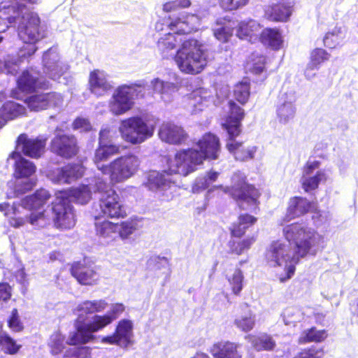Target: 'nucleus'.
<instances>
[{
    "mask_svg": "<svg viewBox=\"0 0 358 358\" xmlns=\"http://www.w3.org/2000/svg\"><path fill=\"white\" fill-rule=\"evenodd\" d=\"M282 234L285 240L293 249V254L290 255L287 245L280 241L271 242L264 253V259L266 264L271 267L281 266L283 264L291 263L285 268V275L280 277V281L284 282L290 279L294 274L295 265L300 259L308 255H315L312 252L313 248L316 245L317 241L322 239L315 229L303 225L299 222L286 225L282 229Z\"/></svg>",
    "mask_w": 358,
    "mask_h": 358,
    "instance_id": "nucleus-1",
    "label": "nucleus"
},
{
    "mask_svg": "<svg viewBox=\"0 0 358 358\" xmlns=\"http://www.w3.org/2000/svg\"><path fill=\"white\" fill-rule=\"evenodd\" d=\"M205 158H167V170L163 172L151 171L144 185L151 191H160L161 200L170 201L174 197L176 185L169 176L180 174L183 176L194 172Z\"/></svg>",
    "mask_w": 358,
    "mask_h": 358,
    "instance_id": "nucleus-2",
    "label": "nucleus"
},
{
    "mask_svg": "<svg viewBox=\"0 0 358 358\" xmlns=\"http://www.w3.org/2000/svg\"><path fill=\"white\" fill-rule=\"evenodd\" d=\"M203 48V44L194 38L182 41L173 57L182 73L196 75L203 71L208 59Z\"/></svg>",
    "mask_w": 358,
    "mask_h": 358,
    "instance_id": "nucleus-3",
    "label": "nucleus"
},
{
    "mask_svg": "<svg viewBox=\"0 0 358 358\" xmlns=\"http://www.w3.org/2000/svg\"><path fill=\"white\" fill-rule=\"evenodd\" d=\"M257 222V217L247 213H241L237 221L231 223L229 227L231 239L227 243L229 253L241 256L250 250L256 242L255 236H249L243 238L246 231Z\"/></svg>",
    "mask_w": 358,
    "mask_h": 358,
    "instance_id": "nucleus-4",
    "label": "nucleus"
},
{
    "mask_svg": "<svg viewBox=\"0 0 358 358\" xmlns=\"http://www.w3.org/2000/svg\"><path fill=\"white\" fill-rule=\"evenodd\" d=\"M231 180V186L224 187L219 185L213 188L228 194L238 204L245 203L253 206L255 209L259 208L261 193L254 185L248 182L246 176L237 171L232 175Z\"/></svg>",
    "mask_w": 358,
    "mask_h": 358,
    "instance_id": "nucleus-5",
    "label": "nucleus"
},
{
    "mask_svg": "<svg viewBox=\"0 0 358 358\" xmlns=\"http://www.w3.org/2000/svg\"><path fill=\"white\" fill-rule=\"evenodd\" d=\"M108 158H95L96 167L103 174L109 175L112 184L124 182L131 178L138 170V164L131 158H115L108 163Z\"/></svg>",
    "mask_w": 358,
    "mask_h": 358,
    "instance_id": "nucleus-6",
    "label": "nucleus"
},
{
    "mask_svg": "<svg viewBox=\"0 0 358 358\" xmlns=\"http://www.w3.org/2000/svg\"><path fill=\"white\" fill-rule=\"evenodd\" d=\"M24 20L18 28V35L20 38L27 44L31 45L30 49L27 53H23L22 57L31 56L36 51V43L45 37L44 33L41 27V19L38 15L28 10L24 11Z\"/></svg>",
    "mask_w": 358,
    "mask_h": 358,
    "instance_id": "nucleus-7",
    "label": "nucleus"
},
{
    "mask_svg": "<svg viewBox=\"0 0 358 358\" xmlns=\"http://www.w3.org/2000/svg\"><path fill=\"white\" fill-rule=\"evenodd\" d=\"M120 131L126 141L138 144L153 135L154 127L141 117L134 116L121 121Z\"/></svg>",
    "mask_w": 358,
    "mask_h": 358,
    "instance_id": "nucleus-8",
    "label": "nucleus"
},
{
    "mask_svg": "<svg viewBox=\"0 0 358 358\" xmlns=\"http://www.w3.org/2000/svg\"><path fill=\"white\" fill-rule=\"evenodd\" d=\"M49 81L41 79L38 73L32 70L25 69L16 80V88L10 92V96L18 100L22 99L21 93L31 94L38 90H48L50 87Z\"/></svg>",
    "mask_w": 358,
    "mask_h": 358,
    "instance_id": "nucleus-9",
    "label": "nucleus"
},
{
    "mask_svg": "<svg viewBox=\"0 0 358 358\" xmlns=\"http://www.w3.org/2000/svg\"><path fill=\"white\" fill-rule=\"evenodd\" d=\"M99 213L94 219H124L127 216V210L122 203L119 194L114 189H110L101 195L98 201Z\"/></svg>",
    "mask_w": 358,
    "mask_h": 358,
    "instance_id": "nucleus-10",
    "label": "nucleus"
},
{
    "mask_svg": "<svg viewBox=\"0 0 358 358\" xmlns=\"http://www.w3.org/2000/svg\"><path fill=\"white\" fill-rule=\"evenodd\" d=\"M47 141V137L29 138L27 134H20L9 157H42L46 150Z\"/></svg>",
    "mask_w": 358,
    "mask_h": 358,
    "instance_id": "nucleus-11",
    "label": "nucleus"
},
{
    "mask_svg": "<svg viewBox=\"0 0 358 358\" xmlns=\"http://www.w3.org/2000/svg\"><path fill=\"white\" fill-rule=\"evenodd\" d=\"M55 196V199L52 202V222L55 227L60 229H71L76 222L73 206L57 192Z\"/></svg>",
    "mask_w": 358,
    "mask_h": 358,
    "instance_id": "nucleus-12",
    "label": "nucleus"
},
{
    "mask_svg": "<svg viewBox=\"0 0 358 358\" xmlns=\"http://www.w3.org/2000/svg\"><path fill=\"white\" fill-rule=\"evenodd\" d=\"M101 330L94 316L87 322L78 317L75 320V330L69 333L66 343L69 345L77 346L93 342L96 340L94 334Z\"/></svg>",
    "mask_w": 358,
    "mask_h": 358,
    "instance_id": "nucleus-13",
    "label": "nucleus"
},
{
    "mask_svg": "<svg viewBox=\"0 0 358 358\" xmlns=\"http://www.w3.org/2000/svg\"><path fill=\"white\" fill-rule=\"evenodd\" d=\"M220 139L215 134L206 133L196 143V148H187L178 152L176 157H218Z\"/></svg>",
    "mask_w": 358,
    "mask_h": 358,
    "instance_id": "nucleus-14",
    "label": "nucleus"
},
{
    "mask_svg": "<svg viewBox=\"0 0 358 358\" xmlns=\"http://www.w3.org/2000/svg\"><path fill=\"white\" fill-rule=\"evenodd\" d=\"M228 114L222 127L227 131L231 140H234L241 132V122L245 116V110L234 100L228 101Z\"/></svg>",
    "mask_w": 358,
    "mask_h": 358,
    "instance_id": "nucleus-15",
    "label": "nucleus"
},
{
    "mask_svg": "<svg viewBox=\"0 0 358 358\" xmlns=\"http://www.w3.org/2000/svg\"><path fill=\"white\" fill-rule=\"evenodd\" d=\"M317 207V203L315 201H309L307 198L301 196H292L288 201L283 221L288 222L301 217L315 211Z\"/></svg>",
    "mask_w": 358,
    "mask_h": 358,
    "instance_id": "nucleus-16",
    "label": "nucleus"
},
{
    "mask_svg": "<svg viewBox=\"0 0 358 358\" xmlns=\"http://www.w3.org/2000/svg\"><path fill=\"white\" fill-rule=\"evenodd\" d=\"M62 101V96L56 92L32 94L24 100V102L31 111H39L57 107Z\"/></svg>",
    "mask_w": 358,
    "mask_h": 358,
    "instance_id": "nucleus-17",
    "label": "nucleus"
},
{
    "mask_svg": "<svg viewBox=\"0 0 358 358\" xmlns=\"http://www.w3.org/2000/svg\"><path fill=\"white\" fill-rule=\"evenodd\" d=\"M294 2L292 0H278L266 6L263 17L272 22H285L292 15Z\"/></svg>",
    "mask_w": 358,
    "mask_h": 358,
    "instance_id": "nucleus-18",
    "label": "nucleus"
},
{
    "mask_svg": "<svg viewBox=\"0 0 358 358\" xmlns=\"http://www.w3.org/2000/svg\"><path fill=\"white\" fill-rule=\"evenodd\" d=\"M50 149L60 157H73L79 150L77 139L73 135H56L51 141Z\"/></svg>",
    "mask_w": 358,
    "mask_h": 358,
    "instance_id": "nucleus-19",
    "label": "nucleus"
},
{
    "mask_svg": "<svg viewBox=\"0 0 358 358\" xmlns=\"http://www.w3.org/2000/svg\"><path fill=\"white\" fill-rule=\"evenodd\" d=\"M135 90L128 85L120 86L114 93L110 103L112 110L115 115H121L129 110L133 105V95Z\"/></svg>",
    "mask_w": 358,
    "mask_h": 358,
    "instance_id": "nucleus-20",
    "label": "nucleus"
},
{
    "mask_svg": "<svg viewBox=\"0 0 358 358\" xmlns=\"http://www.w3.org/2000/svg\"><path fill=\"white\" fill-rule=\"evenodd\" d=\"M133 324L131 321L123 319L117 322L112 335L104 336L101 342L110 345L127 346L131 343Z\"/></svg>",
    "mask_w": 358,
    "mask_h": 358,
    "instance_id": "nucleus-21",
    "label": "nucleus"
},
{
    "mask_svg": "<svg viewBox=\"0 0 358 358\" xmlns=\"http://www.w3.org/2000/svg\"><path fill=\"white\" fill-rule=\"evenodd\" d=\"M71 274L83 285H94L99 280V274L94 268L85 261L73 262L70 268Z\"/></svg>",
    "mask_w": 358,
    "mask_h": 358,
    "instance_id": "nucleus-22",
    "label": "nucleus"
},
{
    "mask_svg": "<svg viewBox=\"0 0 358 358\" xmlns=\"http://www.w3.org/2000/svg\"><path fill=\"white\" fill-rule=\"evenodd\" d=\"M159 136L166 143L180 145L185 141L188 135L182 127L172 122H166L161 125Z\"/></svg>",
    "mask_w": 358,
    "mask_h": 358,
    "instance_id": "nucleus-23",
    "label": "nucleus"
},
{
    "mask_svg": "<svg viewBox=\"0 0 358 358\" xmlns=\"http://www.w3.org/2000/svg\"><path fill=\"white\" fill-rule=\"evenodd\" d=\"M193 17V14L187 13L169 16L166 27L174 31V34H189L196 30L194 24L190 22V18Z\"/></svg>",
    "mask_w": 358,
    "mask_h": 358,
    "instance_id": "nucleus-24",
    "label": "nucleus"
},
{
    "mask_svg": "<svg viewBox=\"0 0 358 358\" xmlns=\"http://www.w3.org/2000/svg\"><path fill=\"white\" fill-rule=\"evenodd\" d=\"M238 347L236 343L220 341L212 345L209 352L213 358H242Z\"/></svg>",
    "mask_w": 358,
    "mask_h": 358,
    "instance_id": "nucleus-25",
    "label": "nucleus"
},
{
    "mask_svg": "<svg viewBox=\"0 0 358 358\" xmlns=\"http://www.w3.org/2000/svg\"><path fill=\"white\" fill-rule=\"evenodd\" d=\"M57 192L61 196H64L66 201H69L70 203L73 201L84 205L92 199V191L87 185H80L77 187H71L67 189L57 191Z\"/></svg>",
    "mask_w": 358,
    "mask_h": 358,
    "instance_id": "nucleus-26",
    "label": "nucleus"
},
{
    "mask_svg": "<svg viewBox=\"0 0 358 358\" xmlns=\"http://www.w3.org/2000/svg\"><path fill=\"white\" fill-rule=\"evenodd\" d=\"M88 85L90 91L97 96L105 95L113 88L106 76L99 69L90 73Z\"/></svg>",
    "mask_w": 358,
    "mask_h": 358,
    "instance_id": "nucleus-27",
    "label": "nucleus"
},
{
    "mask_svg": "<svg viewBox=\"0 0 358 358\" xmlns=\"http://www.w3.org/2000/svg\"><path fill=\"white\" fill-rule=\"evenodd\" d=\"M51 194L45 189H37L34 193L21 200L22 206L31 212H36L43 207L50 199Z\"/></svg>",
    "mask_w": 358,
    "mask_h": 358,
    "instance_id": "nucleus-28",
    "label": "nucleus"
},
{
    "mask_svg": "<svg viewBox=\"0 0 358 358\" xmlns=\"http://www.w3.org/2000/svg\"><path fill=\"white\" fill-rule=\"evenodd\" d=\"M109 130L101 129L99 136V146L96 150L95 157H110L120 153L124 147L107 141Z\"/></svg>",
    "mask_w": 358,
    "mask_h": 358,
    "instance_id": "nucleus-29",
    "label": "nucleus"
},
{
    "mask_svg": "<svg viewBox=\"0 0 358 358\" xmlns=\"http://www.w3.org/2000/svg\"><path fill=\"white\" fill-rule=\"evenodd\" d=\"M14 215L10 217L9 224L15 227L18 228L20 227L23 226L27 222H29L31 224H38L39 221H43L45 223L49 220L45 213V210L39 211V212H31L29 217L21 216L19 215V211L14 208L13 211Z\"/></svg>",
    "mask_w": 358,
    "mask_h": 358,
    "instance_id": "nucleus-30",
    "label": "nucleus"
},
{
    "mask_svg": "<svg viewBox=\"0 0 358 358\" xmlns=\"http://www.w3.org/2000/svg\"><path fill=\"white\" fill-rule=\"evenodd\" d=\"M27 114L26 108L15 101H7L0 108V120L5 124L12 120Z\"/></svg>",
    "mask_w": 358,
    "mask_h": 358,
    "instance_id": "nucleus-31",
    "label": "nucleus"
},
{
    "mask_svg": "<svg viewBox=\"0 0 358 358\" xmlns=\"http://www.w3.org/2000/svg\"><path fill=\"white\" fill-rule=\"evenodd\" d=\"M329 336L327 329H317L313 326L303 330L298 337L299 345H306L308 343H321L324 342Z\"/></svg>",
    "mask_w": 358,
    "mask_h": 358,
    "instance_id": "nucleus-32",
    "label": "nucleus"
},
{
    "mask_svg": "<svg viewBox=\"0 0 358 358\" xmlns=\"http://www.w3.org/2000/svg\"><path fill=\"white\" fill-rule=\"evenodd\" d=\"M28 10V7L24 3H15L0 7V16L8 27L15 23L20 18H24V11Z\"/></svg>",
    "mask_w": 358,
    "mask_h": 358,
    "instance_id": "nucleus-33",
    "label": "nucleus"
},
{
    "mask_svg": "<svg viewBox=\"0 0 358 358\" xmlns=\"http://www.w3.org/2000/svg\"><path fill=\"white\" fill-rule=\"evenodd\" d=\"M96 235L106 242L113 241L117 237V225L108 220L94 223Z\"/></svg>",
    "mask_w": 358,
    "mask_h": 358,
    "instance_id": "nucleus-34",
    "label": "nucleus"
},
{
    "mask_svg": "<svg viewBox=\"0 0 358 358\" xmlns=\"http://www.w3.org/2000/svg\"><path fill=\"white\" fill-rule=\"evenodd\" d=\"M259 40L264 45L274 50H279L283 43L281 32L278 28L264 29L259 35Z\"/></svg>",
    "mask_w": 358,
    "mask_h": 358,
    "instance_id": "nucleus-35",
    "label": "nucleus"
},
{
    "mask_svg": "<svg viewBox=\"0 0 358 358\" xmlns=\"http://www.w3.org/2000/svg\"><path fill=\"white\" fill-rule=\"evenodd\" d=\"M216 25L213 29L215 38L222 43L228 42L234 34V22L223 18L217 20Z\"/></svg>",
    "mask_w": 358,
    "mask_h": 358,
    "instance_id": "nucleus-36",
    "label": "nucleus"
},
{
    "mask_svg": "<svg viewBox=\"0 0 358 358\" xmlns=\"http://www.w3.org/2000/svg\"><path fill=\"white\" fill-rule=\"evenodd\" d=\"M327 176L324 171H317L314 176L302 175L301 185L303 191L310 193L316 190L321 182H326Z\"/></svg>",
    "mask_w": 358,
    "mask_h": 358,
    "instance_id": "nucleus-37",
    "label": "nucleus"
},
{
    "mask_svg": "<svg viewBox=\"0 0 358 358\" xmlns=\"http://www.w3.org/2000/svg\"><path fill=\"white\" fill-rule=\"evenodd\" d=\"M125 310L124 306L121 303L113 304L106 314L94 315V317L102 329L110 324L116 320Z\"/></svg>",
    "mask_w": 358,
    "mask_h": 358,
    "instance_id": "nucleus-38",
    "label": "nucleus"
},
{
    "mask_svg": "<svg viewBox=\"0 0 358 358\" xmlns=\"http://www.w3.org/2000/svg\"><path fill=\"white\" fill-rule=\"evenodd\" d=\"M36 172L35 165L26 158H16L13 176L15 178H29Z\"/></svg>",
    "mask_w": 358,
    "mask_h": 358,
    "instance_id": "nucleus-39",
    "label": "nucleus"
},
{
    "mask_svg": "<svg viewBox=\"0 0 358 358\" xmlns=\"http://www.w3.org/2000/svg\"><path fill=\"white\" fill-rule=\"evenodd\" d=\"M84 173L83 166L80 164H67L59 170L58 178L66 183L81 178Z\"/></svg>",
    "mask_w": 358,
    "mask_h": 358,
    "instance_id": "nucleus-40",
    "label": "nucleus"
},
{
    "mask_svg": "<svg viewBox=\"0 0 358 358\" xmlns=\"http://www.w3.org/2000/svg\"><path fill=\"white\" fill-rule=\"evenodd\" d=\"M251 85L249 80H241L236 83L232 91V96L235 101L241 105H245L250 97Z\"/></svg>",
    "mask_w": 358,
    "mask_h": 358,
    "instance_id": "nucleus-41",
    "label": "nucleus"
},
{
    "mask_svg": "<svg viewBox=\"0 0 358 358\" xmlns=\"http://www.w3.org/2000/svg\"><path fill=\"white\" fill-rule=\"evenodd\" d=\"M266 64V56L256 52H252L246 61V66L249 71L255 75H260L264 72Z\"/></svg>",
    "mask_w": 358,
    "mask_h": 358,
    "instance_id": "nucleus-42",
    "label": "nucleus"
},
{
    "mask_svg": "<svg viewBox=\"0 0 358 358\" xmlns=\"http://www.w3.org/2000/svg\"><path fill=\"white\" fill-rule=\"evenodd\" d=\"M251 342L252 347L257 351H272L276 346L273 337L266 333L254 336Z\"/></svg>",
    "mask_w": 358,
    "mask_h": 358,
    "instance_id": "nucleus-43",
    "label": "nucleus"
},
{
    "mask_svg": "<svg viewBox=\"0 0 358 358\" xmlns=\"http://www.w3.org/2000/svg\"><path fill=\"white\" fill-rule=\"evenodd\" d=\"M108 306V303L104 299L86 300L80 303L78 306V310L86 315L99 313L104 310Z\"/></svg>",
    "mask_w": 358,
    "mask_h": 358,
    "instance_id": "nucleus-44",
    "label": "nucleus"
},
{
    "mask_svg": "<svg viewBox=\"0 0 358 358\" xmlns=\"http://www.w3.org/2000/svg\"><path fill=\"white\" fill-rule=\"evenodd\" d=\"M330 57L331 55L322 48H316L313 49L310 54L308 69L310 70L318 69L322 64L329 61Z\"/></svg>",
    "mask_w": 358,
    "mask_h": 358,
    "instance_id": "nucleus-45",
    "label": "nucleus"
},
{
    "mask_svg": "<svg viewBox=\"0 0 358 358\" xmlns=\"http://www.w3.org/2000/svg\"><path fill=\"white\" fill-rule=\"evenodd\" d=\"M21 348L22 345L17 343V341L5 331L0 341V350L6 355H14L17 354Z\"/></svg>",
    "mask_w": 358,
    "mask_h": 358,
    "instance_id": "nucleus-46",
    "label": "nucleus"
},
{
    "mask_svg": "<svg viewBox=\"0 0 358 358\" xmlns=\"http://www.w3.org/2000/svg\"><path fill=\"white\" fill-rule=\"evenodd\" d=\"M117 236L122 239L128 238L136 230L138 229V220L136 218H129L127 220L117 222Z\"/></svg>",
    "mask_w": 358,
    "mask_h": 358,
    "instance_id": "nucleus-47",
    "label": "nucleus"
},
{
    "mask_svg": "<svg viewBox=\"0 0 358 358\" xmlns=\"http://www.w3.org/2000/svg\"><path fill=\"white\" fill-rule=\"evenodd\" d=\"M177 43L178 40L176 35L172 33H168L158 40L157 45L158 50L165 57L169 51L176 48Z\"/></svg>",
    "mask_w": 358,
    "mask_h": 358,
    "instance_id": "nucleus-48",
    "label": "nucleus"
},
{
    "mask_svg": "<svg viewBox=\"0 0 358 358\" xmlns=\"http://www.w3.org/2000/svg\"><path fill=\"white\" fill-rule=\"evenodd\" d=\"M277 115L281 123H287L295 115V108L292 102H285L277 108Z\"/></svg>",
    "mask_w": 358,
    "mask_h": 358,
    "instance_id": "nucleus-49",
    "label": "nucleus"
},
{
    "mask_svg": "<svg viewBox=\"0 0 358 358\" xmlns=\"http://www.w3.org/2000/svg\"><path fill=\"white\" fill-rule=\"evenodd\" d=\"M64 343V336L59 331L54 332L48 342L50 353L54 355L60 354L65 348Z\"/></svg>",
    "mask_w": 358,
    "mask_h": 358,
    "instance_id": "nucleus-50",
    "label": "nucleus"
},
{
    "mask_svg": "<svg viewBox=\"0 0 358 358\" xmlns=\"http://www.w3.org/2000/svg\"><path fill=\"white\" fill-rule=\"evenodd\" d=\"M342 38L341 28L336 27L333 30L327 32L323 43L326 47L334 49L340 44Z\"/></svg>",
    "mask_w": 358,
    "mask_h": 358,
    "instance_id": "nucleus-51",
    "label": "nucleus"
},
{
    "mask_svg": "<svg viewBox=\"0 0 358 358\" xmlns=\"http://www.w3.org/2000/svg\"><path fill=\"white\" fill-rule=\"evenodd\" d=\"M243 274L240 268H236L231 276L227 277L233 294L238 295L243 289Z\"/></svg>",
    "mask_w": 358,
    "mask_h": 358,
    "instance_id": "nucleus-52",
    "label": "nucleus"
},
{
    "mask_svg": "<svg viewBox=\"0 0 358 358\" xmlns=\"http://www.w3.org/2000/svg\"><path fill=\"white\" fill-rule=\"evenodd\" d=\"M323 355L322 348L310 345L301 349L293 358H322Z\"/></svg>",
    "mask_w": 358,
    "mask_h": 358,
    "instance_id": "nucleus-53",
    "label": "nucleus"
},
{
    "mask_svg": "<svg viewBox=\"0 0 358 358\" xmlns=\"http://www.w3.org/2000/svg\"><path fill=\"white\" fill-rule=\"evenodd\" d=\"M7 326L13 333L21 332L24 330V327L17 308H13L11 310L10 315L7 320Z\"/></svg>",
    "mask_w": 358,
    "mask_h": 358,
    "instance_id": "nucleus-54",
    "label": "nucleus"
},
{
    "mask_svg": "<svg viewBox=\"0 0 358 358\" xmlns=\"http://www.w3.org/2000/svg\"><path fill=\"white\" fill-rule=\"evenodd\" d=\"M236 326L241 331L247 332L252 330L255 326V320L251 314L236 318L234 321Z\"/></svg>",
    "mask_w": 358,
    "mask_h": 358,
    "instance_id": "nucleus-55",
    "label": "nucleus"
},
{
    "mask_svg": "<svg viewBox=\"0 0 358 358\" xmlns=\"http://www.w3.org/2000/svg\"><path fill=\"white\" fill-rule=\"evenodd\" d=\"M249 0H220V6L227 11H233L245 6Z\"/></svg>",
    "mask_w": 358,
    "mask_h": 358,
    "instance_id": "nucleus-56",
    "label": "nucleus"
},
{
    "mask_svg": "<svg viewBox=\"0 0 358 358\" xmlns=\"http://www.w3.org/2000/svg\"><path fill=\"white\" fill-rule=\"evenodd\" d=\"M236 35L241 39L252 37L255 35L252 25L248 22H241L236 31Z\"/></svg>",
    "mask_w": 358,
    "mask_h": 358,
    "instance_id": "nucleus-57",
    "label": "nucleus"
},
{
    "mask_svg": "<svg viewBox=\"0 0 358 358\" xmlns=\"http://www.w3.org/2000/svg\"><path fill=\"white\" fill-rule=\"evenodd\" d=\"M35 185L36 183L29 179L16 183L14 189L15 196H17L31 191Z\"/></svg>",
    "mask_w": 358,
    "mask_h": 358,
    "instance_id": "nucleus-58",
    "label": "nucleus"
},
{
    "mask_svg": "<svg viewBox=\"0 0 358 358\" xmlns=\"http://www.w3.org/2000/svg\"><path fill=\"white\" fill-rule=\"evenodd\" d=\"M72 128L74 130L80 129L87 132L92 130V127L88 119L78 117L73 121Z\"/></svg>",
    "mask_w": 358,
    "mask_h": 358,
    "instance_id": "nucleus-59",
    "label": "nucleus"
},
{
    "mask_svg": "<svg viewBox=\"0 0 358 358\" xmlns=\"http://www.w3.org/2000/svg\"><path fill=\"white\" fill-rule=\"evenodd\" d=\"M220 173L215 171H210L208 172L203 181L199 182L196 184L198 188L206 189L210 186V182H213L217 180Z\"/></svg>",
    "mask_w": 358,
    "mask_h": 358,
    "instance_id": "nucleus-60",
    "label": "nucleus"
},
{
    "mask_svg": "<svg viewBox=\"0 0 358 358\" xmlns=\"http://www.w3.org/2000/svg\"><path fill=\"white\" fill-rule=\"evenodd\" d=\"M12 288L8 282H0V301H7L11 297Z\"/></svg>",
    "mask_w": 358,
    "mask_h": 358,
    "instance_id": "nucleus-61",
    "label": "nucleus"
},
{
    "mask_svg": "<svg viewBox=\"0 0 358 358\" xmlns=\"http://www.w3.org/2000/svg\"><path fill=\"white\" fill-rule=\"evenodd\" d=\"M75 358H90L91 348L87 346H79L74 348Z\"/></svg>",
    "mask_w": 358,
    "mask_h": 358,
    "instance_id": "nucleus-62",
    "label": "nucleus"
},
{
    "mask_svg": "<svg viewBox=\"0 0 358 358\" xmlns=\"http://www.w3.org/2000/svg\"><path fill=\"white\" fill-rule=\"evenodd\" d=\"M320 165V163L318 161H308L303 167L302 175L310 176L315 169H319Z\"/></svg>",
    "mask_w": 358,
    "mask_h": 358,
    "instance_id": "nucleus-63",
    "label": "nucleus"
},
{
    "mask_svg": "<svg viewBox=\"0 0 358 358\" xmlns=\"http://www.w3.org/2000/svg\"><path fill=\"white\" fill-rule=\"evenodd\" d=\"M178 9L176 0L164 3L162 6L164 12L170 13Z\"/></svg>",
    "mask_w": 358,
    "mask_h": 358,
    "instance_id": "nucleus-64",
    "label": "nucleus"
}]
</instances>
